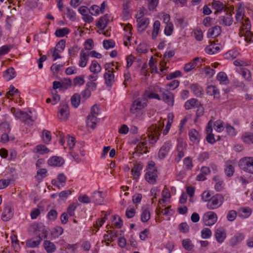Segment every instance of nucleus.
<instances>
[{
  "label": "nucleus",
  "instance_id": "nucleus-30",
  "mask_svg": "<svg viewBox=\"0 0 253 253\" xmlns=\"http://www.w3.org/2000/svg\"><path fill=\"white\" fill-rule=\"evenodd\" d=\"M99 119L98 118V116H88L86 121L87 125L92 129H94L95 125L99 122Z\"/></svg>",
  "mask_w": 253,
  "mask_h": 253
},
{
  "label": "nucleus",
  "instance_id": "nucleus-11",
  "mask_svg": "<svg viewBox=\"0 0 253 253\" xmlns=\"http://www.w3.org/2000/svg\"><path fill=\"white\" fill-rule=\"evenodd\" d=\"M206 93L210 96H213L214 99H219L220 92L219 89L215 85H209L206 89Z\"/></svg>",
  "mask_w": 253,
  "mask_h": 253
},
{
  "label": "nucleus",
  "instance_id": "nucleus-12",
  "mask_svg": "<svg viewBox=\"0 0 253 253\" xmlns=\"http://www.w3.org/2000/svg\"><path fill=\"white\" fill-rule=\"evenodd\" d=\"M48 164L52 167H61L64 163V159L58 156H53L48 160Z\"/></svg>",
  "mask_w": 253,
  "mask_h": 253
},
{
  "label": "nucleus",
  "instance_id": "nucleus-37",
  "mask_svg": "<svg viewBox=\"0 0 253 253\" xmlns=\"http://www.w3.org/2000/svg\"><path fill=\"white\" fill-rule=\"evenodd\" d=\"M189 136L193 142H198L200 138L199 132L195 129H192L189 131Z\"/></svg>",
  "mask_w": 253,
  "mask_h": 253
},
{
  "label": "nucleus",
  "instance_id": "nucleus-38",
  "mask_svg": "<svg viewBox=\"0 0 253 253\" xmlns=\"http://www.w3.org/2000/svg\"><path fill=\"white\" fill-rule=\"evenodd\" d=\"M160 25V22L159 20H156L154 22L153 24V30L152 35V39L155 40L159 32Z\"/></svg>",
  "mask_w": 253,
  "mask_h": 253
},
{
  "label": "nucleus",
  "instance_id": "nucleus-27",
  "mask_svg": "<svg viewBox=\"0 0 253 253\" xmlns=\"http://www.w3.org/2000/svg\"><path fill=\"white\" fill-rule=\"evenodd\" d=\"M89 54H87L84 52V49H82L80 53V61L79 65L81 67H84L87 64Z\"/></svg>",
  "mask_w": 253,
  "mask_h": 253
},
{
  "label": "nucleus",
  "instance_id": "nucleus-56",
  "mask_svg": "<svg viewBox=\"0 0 253 253\" xmlns=\"http://www.w3.org/2000/svg\"><path fill=\"white\" fill-rule=\"evenodd\" d=\"M84 76H78L75 78L73 80L74 85H77L78 84H83L84 83Z\"/></svg>",
  "mask_w": 253,
  "mask_h": 253
},
{
  "label": "nucleus",
  "instance_id": "nucleus-16",
  "mask_svg": "<svg viewBox=\"0 0 253 253\" xmlns=\"http://www.w3.org/2000/svg\"><path fill=\"white\" fill-rule=\"evenodd\" d=\"M215 236L219 243H222L226 238V232L223 228H219L216 230Z\"/></svg>",
  "mask_w": 253,
  "mask_h": 253
},
{
  "label": "nucleus",
  "instance_id": "nucleus-5",
  "mask_svg": "<svg viewBox=\"0 0 253 253\" xmlns=\"http://www.w3.org/2000/svg\"><path fill=\"white\" fill-rule=\"evenodd\" d=\"M70 112L68 104L66 102H62L60 105L58 118L61 121H66L68 120Z\"/></svg>",
  "mask_w": 253,
  "mask_h": 253
},
{
  "label": "nucleus",
  "instance_id": "nucleus-51",
  "mask_svg": "<svg viewBox=\"0 0 253 253\" xmlns=\"http://www.w3.org/2000/svg\"><path fill=\"white\" fill-rule=\"evenodd\" d=\"M242 75L243 77L248 81H250L252 79L251 74L250 71L246 68L242 69Z\"/></svg>",
  "mask_w": 253,
  "mask_h": 253
},
{
  "label": "nucleus",
  "instance_id": "nucleus-6",
  "mask_svg": "<svg viewBox=\"0 0 253 253\" xmlns=\"http://www.w3.org/2000/svg\"><path fill=\"white\" fill-rule=\"evenodd\" d=\"M144 100V99L143 98ZM146 101H142L141 98H137L134 100L131 105L130 111L134 114L143 109L146 106Z\"/></svg>",
  "mask_w": 253,
  "mask_h": 253
},
{
  "label": "nucleus",
  "instance_id": "nucleus-13",
  "mask_svg": "<svg viewBox=\"0 0 253 253\" xmlns=\"http://www.w3.org/2000/svg\"><path fill=\"white\" fill-rule=\"evenodd\" d=\"M235 165L234 162L232 161L228 160L226 162L224 171L227 176L231 177L233 175Z\"/></svg>",
  "mask_w": 253,
  "mask_h": 253
},
{
  "label": "nucleus",
  "instance_id": "nucleus-26",
  "mask_svg": "<svg viewBox=\"0 0 253 253\" xmlns=\"http://www.w3.org/2000/svg\"><path fill=\"white\" fill-rule=\"evenodd\" d=\"M42 239L41 237H38L32 238L26 242V246L29 248L37 247L40 245Z\"/></svg>",
  "mask_w": 253,
  "mask_h": 253
},
{
  "label": "nucleus",
  "instance_id": "nucleus-25",
  "mask_svg": "<svg viewBox=\"0 0 253 253\" xmlns=\"http://www.w3.org/2000/svg\"><path fill=\"white\" fill-rule=\"evenodd\" d=\"M140 15L139 17H136V18L137 19V28H140L142 26H145V28L142 30V31H144L145 30V29L147 28V27L149 24V21L148 18H144L142 19H140L141 16H143V14L140 13ZM136 16H137V15H136Z\"/></svg>",
  "mask_w": 253,
  "mask_h": 253
},
{
  "label": "nucleus",
  "instance_id": "nucleus-7",
  "mask_svg": "<svg viewBox=\"0 0 253 253\" xmlns=\"http://www.w3.org/2000/svg\"><path fill=\"white\" fill-rule=\"evenodd\" d=\"M157 170L156 169H148L145 175V178L150 184H154L157 177Z\"/></svg>",
  "mask_w": 253,
  "mask_h": 253
},
{
  "label": "nucleus",
  "instance_id": "nucleus-32",
  "mask_svg": "<svg viewBox=\"0 0 253 253\" xmlns=\"http://www.w3.org/2000/svg\"><path fill=\"white\" fill-rule=\"evenodd\" d=\"M142 165L141 164H138L134 166L131 169V174L134 179H137L140 176V170L142 169Z\"/></svg>",
  "mask_w": 253,
  "mask_h": 253
},
{
  "label": "nucleus",
  "instance_id": "nucleus-54",
  "mask_svg": "<svg viewBox=\"0 0 253 253\" xmlns=\"http://www.w3.org/2000/svg\"><path fill=\"white\" fill-rule=\"evenodd\" d=\"M211 235V232L209 228H206L201 231L202 237L204 239L210 238Z\"/></svg>",
  "mask_w": 253,
  "mask_h": 253
},
{
  "label": "nucleus",
  "instance_id": "nucleus-28",
  "mask_svg": "<svg viewBox=\"0 0 253 253\" xmlns=\"http://www.w3.org/2000/svg\"><path fill=\"white\" fill-rule=\"evenodd\" d=\"M89 70L94 74H97L101 72V67L96 60H92L89 67Z\"/></svg>",
  "mask_w": 253,
  "mask_h": 253
},
{
  "label": "nucleus",
  "instance_id": "nucleus-2",
  "mask_svg": "<svg viewBox=\"0 0 253 253\" xmlns=\"http://www.w3.org/2000/svg\"><path fill=\"white\" fill-rule=\"evenodd\" d=\"M30 229L34 231L38 237H41L42 239L47 236V229L43 225L42 222L33 223Z\"/></svg>",
  "mask_w": 253,
  "mask_h": 253
},
{
  "label": "nucleus",
  "instance_id": "nucleus-39",
  "mask_svg": "<svg viewBox=\"0 0 253 253\" xmlns=\"http://www.w3.org/2000/svg\"><path fill=\"white\" fill-rule=\"evenodd\" d=\"M36 153H39L41 155L47 154L49 152L48 148L44 145L40 144L36 146L35 151Z\"/></svg>",
  "mask_w": 253,
  "mask_h": 253
},
{
  "label": "nucleus",
  "instance_id": "nucleus-57",
  "mask_svg": "<svg viewBox=\"0 0 253 253\" xmlns=\"http://www.w3.org/2000/svg\"><path fill=\"white\" fill-rule=\"evenodd\" d=\"M227 79V76L224 72H221L217 74V80L219 81L225 82V84H226V82H228Z\"/></svg>",
  "mask_w": 253,
  "mask_h": 253
},
{
  "label": "nucleus",
  "instance_id": "nucleus-17",
  "mask_svg": "<svg viewBox=\"0 0 253 253\" xmlns=\"http://www.w3.org/2000/svg\"><path fill=\"white\" fill-rule=\"evenodd\" d=\"M238 216L244 219L248 217L252 213L251 209L249 207L241 208L238 210Z\"/></svg>",
  "mask_w": 253,
  "mask_h": 253
},
{
  "label": "nucleus",
  "instance_id": "nucleus-14",
  "mask_svg": "<svg viewBox=\"0 0 253 253\" xmlns=\"http://www.w3.org/2000/svg\"><path fill=\"white\" fill-rule=\"evenodd\" d=\"M163 100L168 105L172 106L174 104V95L170 92H165L161 90Z\"/></svg>",
  "mask_w": 253,
  "mask_h": 253
},
{
  "label": "nucleus",
  "instance_id": "nucleus-64",
  "mask_svg": "<svg viewBox=\"0 0 253 253\" xmlns=\"http://www.w3.org/2000/svg\"><path fill=\"white\" fill-rule=\"evenodd\" d=\"M243 137L244 142H251L253 144V133H245Z\"/></svg>",
  "mask_w": 253,
  "mask_h": 253
},
{
  "label": "nucleus",
  "instance_id": "nucleus-62",
  "mask_svg": "<svg viewBox=\"0 0 253 253\" xmlns=\"http://www.w3.org/2000/svg\"><path fill=\"white\" fill-rule=\"evenodd\" d=\"M241 22L243 29L246 30V31L250 30L251 25L248 18L243 20Z\"/></svg>",
  "mask_w": 253,
  "mask_h": 253
},
{
  "label": "nucleus",
  "instance_id": "nucleus-20",
  "mask_svg": "<svg viewBox=\"0 0 253 253\" xmlns=\"http://www.w3.org/2000/svg\"><path fill=\"white\" fill-rule=\"evenodd\" d=\"M221 33V28L218 26H215L209 29L207 34L208 38H215Z\"/></svg>",
  "mask_w": 253,
  "mask_h": 253
},
{
  "label": "nucleus",
  "instance_id": "nucleus-58",
  "mask_svg": "<svg viewBox=\"0 0 253 253\" xmlns=\"http://www.w3.org/2000/svg\"><path fill=\"white\" fill-rule=\"evenodd\" d=\"M47 171L45 169H41L38 170L36 177L38 179H42L45 177Z\"/></svg>",
  "mask_w": 253,
  "mask_h": 253
},
{
  "label": "nucleus",
  "instance_id": "nucleus-15",
  "mask_svg": "<svg viewBox=\"0 0 253 253\" xmlns=\"http://www.w3.org/2000/svg\"><path fill=\"white\" fill-rule=\"evenodd\" d=\"M109 17L110 15L108 14H106L100 17L96 23L97 28H99L100 30L104 29L107 25Z\"/></svg>",
  "mask_w": 253,
  "mask_h": 253
},
{
  "label": "nucleus",
  "instance_id": "nucleus-19",
  "mask_svg": "<svg viewBox=\"0 0 253 253\" xmlns=\"http://www.w3.org/2000/svg\"><path fill=\"white\" fill-rule=\"evenodd\" d=\"M220 49L219 45L213 42L211 45L206 46L205 50L207 53L213 54L218 52Z\"/></svg>",
  "mask_w": 253,
  "mask_h": 253
},
{
  "label": "nucleus",
  "instance_id": "nucleus-18",
  "mask_svg": "<svg viewBox=\"0 0 253 253\" xmlns=\"http://www.w3.org/2000/svg\"><path fill=\"white\" fill-rule=\"evenodd\" d=\"M13 209L10 205H7L4 210V212L2 214V220L3 221H7L13 216Z\"/></svg>",
  "mask_w": 253,
  "mask_h": 253
},
{
  "label": "nucleus",
  "instance_id": "nucleus-43",
  "mask_svg": "<svg viewBox=\"0 0 253 253\" xmlns=\"http://www.w3.org/2000/svg\"><path fill=\"white\" fill-rule=\"evenodd\" d=\"M142 98L144 99V101H146L147 98H155L159 100H161V98L158 94L150 92V91H146Z\"/></svg>",
  "mask_w": 253,
  "mask_h": 253
},
{
  "label": "nucleus",
  "instance_id": "nucleus-59",
  "mask_svg": "<svg viewBox=\"0 0 253 253\" xmlns=\"http://www.w3.org/2000/svg\"><path fill=\"white\" fill-rule=\"evenodd\" d=\"M179 229L181 232L184 233H187L189 230V226L186 222H181L179 225Z\"/></svg>",
  "mask_w": 253,
  "mask_h": 253
},
{
  "label": "nucleus",
  "instance_id": "nucleus-47",
  "mask_svg": "<svg viewBox=\"0 0 253 253\" xmlns=\"http://www.w3.org/2000/svg\"><path fill=\"white\" fill-rule=\"evenodd\" d=\"M194 35L197 41H201L203 40V34L201 29L197 28L195 29L194 31Z\"/></svg>",
  "mask_w": 253,
  "mask_h": 253
},
{
  "label": "nucleus",
  "instance_id": "nucleus-24",
  "mask_svg": "<svg viewBox=\"0 0 253 253\" xmlns=\"http://www.w3.org/2000/svg\"><path fill=\"white\" fill-rule=\"evenodd\" d=\"M244 8L241 3L238 4L235 19L237 22H241L244 18Z\"/></svg>",
  "mask_w": 253,
  "mask_h": 253
},
{
  "label": "nucleus",
  "instance_id": "nucleus-44",
  "mask_svg": "<svg viewBox=\"0 0 253 253\" xmlns=\"http://www.w3.org/2000/svg\"><path fill=\"white\" fill-rule=\"evenodd\" d=\"M10 124L9 122L4 120L0 124V130L9 132L10 131Z\"/></svg>",
  "mask_w": 253,
  "mask_h": 253
},
{
  "label": "nucleus",
  "instance_id": "nucleus-46",
  "mask_svg": "<svg viewBox=\"0 0 253 253\" xmlns=\"http://www.w3.org/2000/svg\"><path fill=\"white\" fill-rule=\"evenodd\" d=\"M183 247L187 251H191L193 248L191 241L189 239L183 240L182 241Z\"/></svg>",
  "mask_w": 253,
  "mask_h": 253
},
{
  "label": "nucleus",
  "instance_id": "nucleus-23",
  "mask_svg": "<svg viewBox=\"0 0 253 253\" xmlns=\"http://www.w3.org/2000/svg\"><path fill=\"white\" fill-rule=\"evenodd\" d=\"M244 238V236L242 233H237L235 236L232 237L230 241V244L231 246H235L238 244L240 243Z\"/></svg>",
  "mask_w": 253,
  "mask_h": 253
},
{
  "label": "nucleus",
  "instance_id": "nucleus-29",
  "mask_svg": "<svg viewBox=\"0 0 253 253\" xmlns=\"http://www.w3.org/2000/svg\"><path fill=\"white\" fill-rule=\"evenodd\" d=\"M199 102L197 99L192 98L187 100L184 104V107L186 110H189L193 108L196 107L197 105H199Z\"/></svg>",
  "mask_w": 253,
  "mask_h": 253
},
{
  "label": "nucleus",
  "instance_id": "nucleus-45",
  "mask_svg": "<svg viewBox=\"0 0 253 253\" xmlns=\"http://www.w3.org/2000/svg\"><path fill=\"white\" fill-rule=\"evenodd\" d=\"M70 32V30L67 28H64L62 29H57L55 35L57 37H63L66 35L68 34Z\"/></svg>",
  "mask_w": 253,
  "mask_h": 253
},
{
  "label": "nucleus",
  "instance_id": "nucleus-3",
  "mask_svg": "<svg viewBox=\"0 0 253 253\" xmlns=\"http://www.w3.org/2000/svg\"><path fill=\"white\" fill-rule=\"evenodd\" d=\"M239 166L243 170L253 174V157H245L241 160Z\"/></svg>",
  "mask_w": 253,
  "mask_h": 253
},
{
  "label": "nucleus",
  "instance_id": "nucleus-10",
  "mask_svg": "<svg viewBox=\"0 0 253 253\" xmlns=\"http://www.w3.org/2000/svg\"><path fill=\"white\" fill-rule=\"evenodd\" d=\"M114 69L112 70H108L105 72L104 74V79L105 80V84L108 86H111L114 82V75L113 72H114Z\"/></svg>",
  "mask_w": 253,
  "mask_h": 253
},
{
  "label": "nucleus",
  "instance_id": "nucleus-60",
  "mask_svg": "<svg viewBox=\"0 0 253 253\" xmlns=\"http://www.w3.org/2000/svg\"><path fill=\"white\" fill-rule=\"evenodd\" d=\"M93 42L92 39H88L84 43V50H91L93 47Z\"/></svg>",
  "mask_w": 253,
  "mask_h": 253
},
{
  "label": "nucleus",
  "instance_id": "nucleus-49",
  "mask_svg": "<svg viewBox=\"0 0 253 253\" xmlns=\"http://www.w3.org/2000/svg\"><path fill=\"white\" fill-rule=\"evenodd\" d=\"M141 221H148L150 218V212L147 209L144 210L141 215Z\"/></svg>",
  "mask_w": 253,
  "mask_h": 253
},
{
  "label": "nucleus",
  "instance_id": "nucleus-61",
  "mask_svg": "<svg viewBox=\"0 0 253 253\" xmlns=\"http://www.w3.org/2000/svg\"><path fill=\"white\" fill-rule=\"evenodd\" d=\"M184 164L185 165V168L186 169H191L193 166L192 159L189 157H186L184 159Z\"/></svg>",
  "mask_w": 253,
  "mask_h": 253
},
{
  "label": "nucleus",
  "instance_id": "nucleus-50",
  "mask_svg": "<svg viewBox=\"0 0 253 253\" xmlns=\"http://www.w3.org/2000/svg\"><path fill=\"white\" fill-rule=\"evenodd\" d=\"M237 215V211L234 210H231L228 212L227 215V218L229 221H232L235 220L236 217Z\"/></svg>",
  "mask_w": 253,
  "mask_h": 253
},
{
  "label": "nucleus",
  "instance_id": "nucleus-4",
  "mask_svg": "<svg viewBox=\"0 0 253 253\" xmlns=\"http://www.w3.org/2000/svg\"><path fill=\"white\" fill-rule=\"evenodd\" d=\"M233 6H232V12H228L226 8L224 9V11L226 12L224 16L219 17L218 22L224 26H229L232 25L233 22V18L232 17V13H233Z\"/></svg>",
  "mask_w": 253,
  "mask_h": 253
},
{
  "label": "nucleus",
  "instance_id": "nucleus-8",
  "mask_svg": "<svg viewBox=\"0 0 253 253\" xmlns=\"http://www.w3.org/2000/svg\"><path fill=\"white\" fill-rule=\"evenodd\" d=\"M171 146V144L170 141H168L164 143L158 152V156L160 159L162 160L165 158L169 151Z\"/></svg>",
  "mask_w": 253,
  "mask_h": 253
},
{
  "label": "nucleus",
  "instance_id": "nucleus-40",
  "mask_svg": "<svg viewBox=\"0 0 253 253\" xmlns=\"http://www.w3.org/2000/svg\"><path fill=\"white\" fill-rule=\"evenodd\" d=\"M63 229L60 226H57L52 229L51 231V235L53 238H57L62 234Z\"/></svg>",
  "mask_w": 253,
  "mask_h": 253
},
{
  "label": "nucleus",
  "instance_id": "nucleus-31",
  "mask_svg": "<svg viewBox=\"0 0 253 253\" xmlns=\"http://www.w3.org/2000/svg\"><path fill=\"white\" fill-rule=\"evenodd\" d=\"M92 201L96 204L100 205L103 201V197L102 192L100 191H96L93 193L91 197Z\"/></svg>",
  "mask_w": 253,
  "mask_h": 253
},
{
  "label": "nucleus",
  "instance_id": "nucleus-42",
  "mask_svg": "<svg viewBox=\"0 0 253 253\" xmlns=\"http://www.w3.org/2000/svg\"><path fill=\"white\" fill-rule=\"evenodd\" d=\"M42 138L43 142L44 143L48 144L51 140V135L50 132L46 129L43 130Z\"/></svg>",
  "mask_w": 253,
  "mask_h": 253
},
{
  "label": "nucleus",
  "instance_id": "nucleus-21",
  "mask_svg": "<svg viewBox=\"0 0 253 253\" xmlns=\"http://www.w3.org/2000/svg\"><path fill=\"white\" fill-rule=\"evenodd\" d=\"M217 220V216L216 214L213 211H208L206 212L203 216V221H216Z\"/></svg>",
  "mask_w": 253,
  "mask_h": 253
},
{
  "label": "nucleus",
  "instance_id": "nucleus-53",
  "mask_svg": "<svg viewBox=\"0 0 253 253\" xmlns=\"http://www.w3.org/2000/svg\"><path fill=\"white\" fill-rule=\"evenodd\" d=\"M245 40L247 42H253V34L250 30L246 31L244 35Z\"/></svg>",
  "mask_w": 253,
  "mask_h": 253
},
{
  "label": "nucleus",
  "instance_id": "nucleus-55",
  "mask_svg": "<svg viewBox=\"0 0 253 253\" xmlns=\"http://www.w3.org/2000/svg\"><path fill=\"white\" fill-rule=\"evenodd\" d=\"M66 41L64 40H60L56 44L55 48L58 50V51L61 52L63 51L65 47Z\"/></svg>",
  "mask_w": 253,
  "mask_h": 253
},
{
  "label": "nucleus",
  "instance_id": "nucleus-34",
  "mask_svg": "<svg viewBox=\"0 0 253 253\" xmlns=\"http://www.w3.org/2000/svg\"><path fill=\"white\" fill-rule=\"evenodd\" d=\"M108 234L104 235L105 241L113 242L115 241L117 237V233L114 230H108Z\"/></svg>",
  "mask_w": 253,
  "mask_h": 253
},
{
  "label": "nucleus",
  "instance_id": "nucleus-48",
  "mask_svg": "<svg viewBox=\"0 0 253 253\" xmlns=\"http://www.w3.org/2000/svg\"><path fill=\"white\" fill-rule=\"evenodd\" d=\"M115 46V42L112 40H104L103 41V46L106 49H108L110 48H113Z\"/></svg>",
  "mask_w": 253,
  "mask_h": 253
},
{
  "label": "nucleus",
  "instance_id": "nucleus-63",
  "mask_svg": "<svg viewBox=\"0 0 253 253\" xmlns=\"http://www.w3.org/2000/svg\"><path fill=\"white\" fill-rule=\"evenodd\" d=\"M57 212L54 210H50L47 214V217H48V219L51 220H55L57 218Z\"/></svg>",
  "mask_w": 253,
  "mask_h": 253
},
{
  "label": "nucleus",
  "instance_id": "nucleus-52",
  "mask_svg": "<svg viewBox=\"0 0 253 253\" xmlns=\"http://www.w3.org/2000/svg\"><path fill=\"white\" fill-rule=\"evenodd\" d=\"M79 204L77 203H73L70 205L67 209V212L70 216H73L74 214V211L76 209Z\"/></svg>",
  "mask_w": 253,
  "mask_h": 253
},
{
  "label": "nucleus",
  "instance_id": "nucleus-1",
  "mask_svg": "<svg viewBox=\"0 0 253 253\" xmlns=\"http://www.w3.org/2000/svg\"><path fill=\"white\" fill-rule=\"evenodd\" d=\"M164 126V123L160 124L159 126L153 124L148 128V136L151 143H155L159 139L160 132Z\"/></svg>",
  "mask_w": 253,
  "mask_h": 253
},
{
  "label": "nucleus",
  "instance_id": "nucleus-35",
  "mask_svg": "<svg viewBox=\"0 0 253 253\" xmlns=\"http://www.w3.org/2000/svg\"><path fill=\"white\" fill-rule=\"evenodd\" d=\"M44 247L48 253H53L56 250L55 245L50 241H45L44 242Z\"/></svg>",
  "mask_w": 253,
  "mask_h": 253
},
{
  "label": "nucleus",
  "instance_id": "nucleus-22",
  "mask_svg": "<svg viewBox=\"0 0 253 253\" xmlns=\"http://www.w3.org/2000/svg\"><path fill=\"white\" fill-rule=\"evenodd\" d=\"M190 87L191 91L193 92L196 96L201 97L203 94V88L198 84H192Z\"/></svg>",
  "mask_w": 253,
  "mask_h": 253
},
{
  "label": "nucleus",
  "instance_id": "nucleus-36",
  "mask_svg": "<svg viewBox=\"0 0 253 253\" xmlns=\"http://www.w3.org/2000/svg\"><path fill=\"white\" fill-rule=\"evenodd\" d=\"M212 6L214 9H216V11L214 12L215 14L221 12L224 9L223 3L219 1L213 0L212 2Z\"/></svg>",
  "mask_w": 253,
  "mask_h": 253
},
{
  "label": "nucleus",
  "instance_id": "nucleus-33",
  "mask_svg": "<svg viewBox=\"0 0 253 253\" xmlns=\"http://www.w3.org/2000/svg\"><path fill=\"white\" fill-rule=\"evenodd\" d=\"M3 76L10 81L15 77L16 72L13 68L10 67L4 72Z\"/></svg>",
  "mask_w": 253,
  "mask_h": 253
},
{
  "label": "nucleus",
  "instance_id": "nucleus-9",
  "mask_svg": "<svg viewBox=\"0 0 253 253\" xmlns=\"http://www.w3.org/2000/svg\"><path fill=\"white\" fill-rule=\"evenodd\" d=\"M222 196L220 194H216L211 198L210 203L208 206L211 209H214L220 206L221 203L219 204V202L221 203Z\"/></svg>",
  "mask_w": 253,
  "mask_h": 253
},
{
  "label": "nucleus",
  "instance_id": "nucleus-41",
  "mask_svg": "<svg viewBox=\"0 0 253 253\" xmlns=\"http://www.w3.org/2000/svg\"><path fill=\"white\" fill-rule=\"evenodd\" d=\"M72 105L75 108L78 107L80 103L81 96L78 93H75L71 98Z\"/></svg>",
  "mask_w": 253,
  "mask_h": 253
}]
</instances>
